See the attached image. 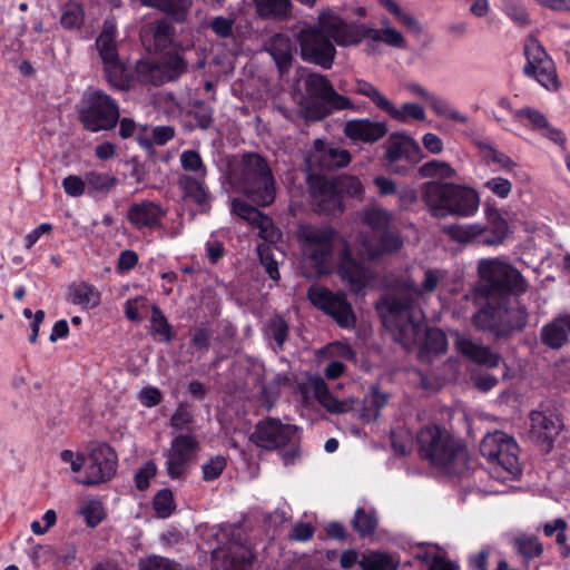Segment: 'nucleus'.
Instances as JSON below:
<instances>
[{"mask_svg":"<svg viewBox=\"0 0 570 570\" xmlns=\"http://www.w3.org/2000/svg\"><path fill=\"white\" fill-rule=\"evenodd\" d=\"M71 302L85 308H94L100 303L98 289L87 283L75 284L70 287Z\"/></svg>","mask_w":570,"mask_h":570,"instance_id":"nucleus-43","label":"nucleus"},{"mask_svg":"<svg viewBox=\"0 0 570 570\" xmlns=\"http://www.w3.org/2000/svg\"><path fill=\"white\" fill-rule=\"evenodd\" d=\"M307 297L315 307L332 316L341 327L348 328L355 325V315L344 294L333 293L322 286H311Z\"/></svg>","mask_w":570,"mask_h":570,"instance_id":"nucleus-16","label":"nucleus"},{"mask_svg":"<svg viewBox=\"0 0 570 570\" xmlns=\"http://www.w3.org/2000/svg\"><path fill=\"white\" fill-rule=\"evenodd\" d=\"M337 273L355 294H362L372 285L375 277L372 269L364 267L352 257L346 246L341 253Z\"/></svg>","mask_w":570,"mask_h":570,"instance_id":"nucleus-24","label":"nucleus"},{"mask_svg":"<svg viewBox=\"0 0 570 570\" xmlns=\"http://www.w3.org/2000/svg\"><path fill=\"white\" fill-rule=\"evenodd\" d=\"M303 257L311 263L317 274L328 272L337 233L330 226L302 224L296 232Z\"/></svg>","mask_w":570,"mask_h":570,"instance_id":"nucleus-11","label":"nucleus"},{"mask_svg":"<svg viewBox=\"0 0 570 570\" xmlns=\"http://www.w3.org/2000/svg\"><path fill=\"white\" fill-rule=\"evenodd\" d=\"M118 458L111 446L106 443H95L90 448L87 472L78 483L96 485L110 480L116 473Z\"/></svg>","mask_w":570,"mask_h":570,"instance_id":"nucleus-18","label":"nucleus"},{"mask_svg":"<svg viewBox=\"0 0 570 570\" xmlns=\"http://www.w3.org/2000/svg\"><path fill=\"white\" fill-rule=\"evenodd\" d=\"M240 186L244 194L259 206L275 199V180L267 161L257 154H246L240 163Z\"/></svg>","mask_w":570,"mask_h":570,"instance_id":"nucleus-10","label":"nucleus"},{"mask_svg":"<svg viewBox=\"0 0 570 570\" xmlns=\"http://www.w3.org/2000/svg\"><path fill=\"white\" fill-rule=\"evenodd\" d=\"M193 115L197 125L202 129H207L213 124V107L205 101H195L193 106Z\"/></svg>","mask_w":570,"mask_h":570,"instance_id":"nucleus-63","label":"nucleus"},{"mask_svg":"<svg viewBox=\"0 0 570 570\" xmlns=\"http://www.w3.org/2000/svg\"><path fill=\"white\" fill-rule=\"evenodd\" d=\"M421 198L434 218L471 217L480 206L475 189L458 184L428 181L421 187Z\"/></svg>","mask_w":570,"mask_h":570,"instance_id":"nucleus-4","label":"nucleus"},{"mask_svg":"<svg viewBox=\"0 0 570 570\" xmlns=\"http://www.w3.org/2000/svg\"><path fill=\"white\" fill-rule=\"evenodd\" d=\"M153 507L159 518H168L175 510L173 492L169 489L159 490L154 497Z\"/></svg>","mask_w":570,"mask_h":570,"instance_id":"nucleus-54","label":"nucleus"},{"mask_svg":"<svg viewBox=\"0 0 570 570\" xmlns=\"http://www.w3.org/2000/svg\"><path fill=\"white\" fill-rule=\"evenodd\" d=\"M366 42L368 53L377 51L379 43L392 48H404L405 38L389 21L382 28L347 20L332 9L318 13L314 24L304 27L297 33L299 55L306 62L316 65L325 70L331 69L340 48L357 47Z\"/></svg>","mask_w":570,"mask_h":570,"instance_id":"nucleus-1","label":"nucleus"},{"mask_svg":"<svg viewBox=\"0 0 570 570\" xmlns=\"http://www.w3.org/2000/svg\"><path fill=\"white\" fill-rule=\"evenodd\" d=\"M210 544L214 570H248L253 553L242 542V529L236 525H215L205 534Z\"/></svg>","mask_w":570,"mask_h":570,"instance_id":"nucleus-5","label":"nucleus"},{"mask_svg":"<svg viewBox=\"0 0 570 570\" xmlns=\"http://www.w3.org/2000/svg\"><path fill=\"white\" fill-rule=\"evenodd\" d=\"M392 214L380 207L365 208L361 220L370 232L362 237V246L367 257L374 259L397 252L403 240L392 227Z\"/></svg>","mask_w":570,"mask_h":570,"instance_id":"nucleus-7","label":"nucleus"},{"mask_svg":"<svg viewBox=\"0 0 570 570\" xmlns=\"http://www.w3.org/2000/svg\"><path fill=\"white\" fill-rule=\"evenodd\" d=\"M455 345L462 355L476 364L497 367L501 361L499 354L493 353L489 347L478 344L465 335H458Z\"/></svg>","mask_w":570,"mask_h":570,"instance_id":"nucleus-30","label":"nucleus"},{"mask_svg":"<svg viewBox=\"0 0 570 570\" xmlns=\"http://www.w3.org/2000/svg\"><path fill=\"white\" fill-rule=\"evenodd\" d=\"M307 95L320 101L328 112L331 109L344 110L353 108L352 101L335 91L330 80L321 73H308L304 79Z\"/></svg>","mask_w":570,"mask_h":570,"instance_id":"nucleus-21","label":"nucleus"},{"mask_svg":"<svg viewBox=\"0 0 570 570\" xmlns=\"http://www.w3.org/2000/svg\"><path fill=\"white\" fill-rule=\"evenodd\" d=\"M344 132L353 140L374 142L386 135L387 126L384 121H373L367 118L353 119L346 122Z\"/></svg>","mask_w":570,"mask_h":570,"instance_id":"nucleus-29","label":"nucleus"},{"mask_svg":"<svg viewBox=\"0 0 570 570\" xmlns=\"http://www.w3.org/2000/svg\"><path fill=\"white\" fill-rule=\"evenodd\" d=\"M307 183L313 204L320 213L328 215L342 213V197L331 180L320 174H308Z\"/></svg>","mask_w":570,"mask_h":570,"instance_id":"nucleus-22","label":"nucleus"},{"mask_svg":"<svg viewBox=\"0 0 570 570\" xmlns=\"http://www.w3.org/2000/svg\"><path fill=\"white\" fill-rule=\"evenodd\" d=\"M226 468V459L223 455H216L207 460L203 466V479L207 482L216 480Z\"/></svg>","mask_w":570,"mask_h":570,"instance_id":"nucleus-60","label":"nucleus"},{"mask_svg":"<svg viewBox=\"0 0 570 570\" xmlns=\"http://www.w3.org/2000/svg\"><path fill=\"white\" fill-rule=\"evenodd\" d=\"M141 4L158 9L176 22H185L193 6V0H140Z\"/></svg>","mask_w":570,"mask_h":570,"instance_id":"nucleus-35","label":"nucleus"},{"mask_svg":"<svg viewBox=\"0 0 570 570\" xmlns=\"http://www.w3.org/2000/svg\"><path fill=\"white\" fill-rule=\"evenodd\" d=\"M85 178L87 188L95 194H108L117 185L115 176L98 170L87 171Z\"/></svg>","mask_w":570,"mask_h":570,"instance_id":"nucleus-44","label":"nucleus"},{"mask_svg":"<svg viewBox=\"0 0 570 570\" xmlns=\"http://www.w3.org/2000/svg\"><path fill=\"white\" fill-rule=\"evenodd\" d=\"M353 92L366 97L377 109L389 115L392 101L373 83L357 79L353 86Z\"/></svg>","mask_w":570,"mask_h":570,"instance_id":"nucleus-40","label":"nucleus"},{"mask_svg":"<svg viewBox=\"0 0 570 570\" xmlns=\"http://www.w3.org/2000/svg\"><path fill=\"white\" fill-rule=\"evenodd\" d=\"M524 56L527 63L523 73L534 78L547 90L556 91L560 87L556 65L548 56L539 40L529 36L524 42Z\"/></svg>","mask_w":570,"mask_h":570,"instance_id":"nucleus-15","label":"nucleus"},{"mask_svg":"<svg viewBox=\"0 0 570 570\" xmlns=\"http://www.w3.org/2000/svg\"><path fill=\"white\" fill-rule=\"evenodd\" d=\"M562 426V421L557 413L551 411H532L530 414L529 435L533 442L549 452Z\"/></svg>","mask_w":570,"mask_h":570,"instance_id":"nucleus-23","label":"nucleus"},{"mask_svg":"<svg viewBox=\"0 0 570 570\" xmlns=\"http://www.w3.org/2000/svg\"><path fill=\"white\" fill-rule=\"evenodd\" d=\"M79 513L90 528L97 527L104 519V507L98 500H86L80 504Z\"/></svg>","mask_w":570,"mask_h":570,"instance_id":"nucleus-50","label":"nucleus"},{"mask_svg":"<svg viewBox=\"0 0 570 570\" xmlns=\"http://www.w3.org/2000/svg\"><path fill=\"white\" fill-rule=\"evenodd\" d=\"M422 320H424V317ZM401 345L406 350L421 345L420 358L430 361L432 355H439L446 351L448 341L445 334L441 330L424 328L423 321H421V336L417 342L411 346Z\"/></svg>","mask_w":570,"mask_h":570,"instance_id":"nucleus-31","label":"nucleus"},{"mask_svg":"<svg viewBox=\"0 0 570 570\" xmlns=\"http://www.w3.org/2000/svg\"><path fill=\"white\" fill-rule=\"evenodd\" d=\"M308 174L333 170L351 163V155L346 149L326 145L324 140L316 139L305 158Z\"/></svg>","mask_w":570,"mask_h":570,"instance_id":"nucleus-20","label":"nucleus"},{"mask_svg":"<svg viewBox=\"0 0 570 570\" xmlns=\"http://www.w3.org/2000/svg\"><path fill=\"white\" fill-rule=\"evenodd\" d=\"M510 543L525 564L531 560L539 558L543 552V547L539 539L531 534L520 533L513 537Z\"/></svg>","mask_w":570,"mask_h":570,"instance_id":"nucleus-37","label":"nucleus"},{"mask_svg":"<svg viewBox=\"0 0 570 570\" xmlns=\"http://www.w3.org/2000/svg\"><path fill=\"white\" fill-rule=\"evenodd\" d=\"M448 272L440 268H429L424 272L421 285L410 276H402L392 285L390 294L377 304L384 309L382 318L384 326L391 332L393 340L405 346H411L421 336L423 313L417 307L419 302L431 295L446 281Z\"/></svg>","mask_w":570,"mask_h":570,"instance_id":"nucleus-2","label":"nucleus"},{"mask_svg":"<svg viewBox=\"0 0 570 570\" xmlns=\"http://www.w3.org/2000/svg\"><path fill=\"white\" fill-rule=\"evenodd\" d=\"M266 334L274 340L275 348L282 350L288 336V325L282 317H274L267 324Z\"/></svg>","mask_w":570,"mask_h":570,"instance_id":"nucleus-55","label":"nucleus"},{"mask_svg":"<svg viewBox=\"0 0 570 570\" xmlns=\"http://www.w3.org/2000/svg\"><path fill=\"white\" fill-rule=\"evenodd\" d=\"M297 426L284 424L278 419L267 417L257 423L250 440L263 449L273 451L294 442Z\"/></svg>","mask_w":570,"mask_h":570,"instance_id":"nucleus-19","label":"nucleus"},{"mask_svg":"<svg viewBox=\"0 0 570 570\" xmlns=\"http://www.w3.org/2000/svg\"><path fill=\"white\" fill-rule=\"evenodd\" d=\"M257 14L264 19L281 20L291 13L289 0H254Z\"/></svg>","mask_w":570,"mask_h":570,"instance_id":"nucleus-42","label":"nucleus"},{"mask_svg":"<svg viewBox=\"0 0 570 570\" xmlns=\"http://www.w3.org/2000/svg\"><path fill=\"white\" fill-rule=\"evenodd\" d=\"M419 150V146L412 138L405 135H392L386 142V159L392 165L409 154Z\"/></svg>","mask_w":570,"mask_h":570,"instance_id":"nucleus-39","label":"nucleus"},{"mask_svg":"<svg viewBox=\"0 0 570 570\" xmlns=\"http://www.w3.org/2000/svg\"><path fill=\"white\" fill-rule=\"evenodd\" d=\"M428 101L430 104V107L436 115L443 116L459 124H468L469 117L460 112L459 110L452 108L445 99L432 95L431 97H429Z\"/></svg>","mask_w":570,"mask_h":570,"instance_id":"nucleus-48","label":"nucleus"},{"mask_svg":"<svg viewBox=\"0 0 570 570\" xmlns=\"http://www.w3.org/2000/svg\"><path fill=\"white\" fill-rule=\"evenodd\" d=\"M187 65L178 55H170L160 61L140 60L136 65L137 79L142 83L160 86L177 79L186 71Z\"/></svg>","mask_w":570,"mask_h":570,"instance_id":"nucleus-17","label":"nucleus"},{"mask_svg":"<svg viewBox=\"0 0 570 570\" xmlns=\"http://www.w3.org/2000/svg\"><path fill=\"white\" fill-rule=\"evenodd\" d=\"M419 174L423 178L450 179L456 176V170L446 161L433 159L424 163Z\"/></svg>","mask_w":570,"mask_h":570,"instance_id":"nucleus-45","label":"nucleus"},{"mask_svg":"<svg viewBox=\"0 0 570 570\" xmlns=\"http://www.w3.org/2000/svg\"><path fill=\"white\" fill-rule=\"evenodd\" d=\"M83 17V10L79 3L68 2L62 8L60 22L67 29H79Z\"/></svg>","mask_w":570,"mask_h":570,"instance_id":"nucleus-52","label":"nucleus"},{"mask_svg":"<svg viewBox=\"0 0 570 570\" xmlns=\"http://www.w3.org/2000/svg\"><path fill=\"white\" fill-rule=\"evenodd\" d=\"M472 323L478 330L491 332L497 337L509 336L527 325L528 311L519 302L510 304L504 299L498 304L489 302L474 313Z\"/></svg>","mask_w":570,"mask_h":570,"instance_id":"nucleus-8","label":"nucleus"},{"mask_svg":"<svg viewBox=\"0 0 570 570\" xmlns=\"http://www.w3.org/2000/svg\"><path fill=\"white\" fill-rule=\"evenodd\" d=\"M443 233L446 234L452 240L461 244H471L480 242L485 245H493L495 242L483 236L485 229L480 224H452L445 225L442 228Z\"/></svg>","mask_w":570,"mask_h":570,"instance_id":"nucleus-34","label":"nucleus"},{"mask_svg":"<svg viewBox=\"0 0 570 570\" xmlns=\"http://www.w3.org/2000/svg\"><path fill=\"white\" fill-rule=\"evenodd\" d=\"M157 474V465L154 461H147L135 474L136 488L140 491H145L149 487V482Z\"/></svg>","mask_w":570,"mask_h":570,"instance_id":"nucleus-64","label":"nucleus"},{"mask_svg":"<svg viewBox=\"0 0 570 570\" xmlns=\"http://www.w3.org/2000/svg\"><path fill=\"white\" fill-rule=\"evenodd\" d=\"M150 323L151 332L154 334L160 335L165 342H170L173 340L174 333L171 331V326L164 313L156 305H153L151 307Z\"/></svg>","mask_w":570,"mask_h":570,"instance_id":"nucleus-53","label":"nucleus"},{"mask_svg":"<svg viewBox=\"0 0 570 570\" xmlns=\"http://www.w3.org/2000/svg\"><path fill=\"white\" fill-rule=\"evenodd\" d=\"M233 212L252 226L258 228L259 236L268 243H275L281 237V232L275 227L273 220L249 204L235 199Z\"/></svg>","mask_w":570,"mask_h":570,"instance_id":"nucleus-26","label":"nucleus"},{"mask_svg":"<svg viewBox=\"0 0 570 570\" xmlns=\"http://www.w3.org/2000/svg\"><path fill=\"white\" fill-rule=\"evenodd\" d=\"M389 394L373 389L363 400V409L360 417L363 422H374L380 416V411L387 404Z\"/></svg>","mask_w":570,"mask_h":570,"instance_id":"nucleus-41","label":"nucleus"},{"mask_svg":"<svg viewBox=\"0 0 570 570\" xmlns=\"http://www.w3.org/2000/svg\"><path fill=\"white\" fill-rule=\"evenodd\" d=\"M361 568L363 570H395L396 566L393 559L385 553L382 552H368L363 554L362 559L358 561Z\"/></svg>","mask_w":570,"mask_h":570,"instance_id":"nucleus-47","label":"nucleus"},{"mask_svg":"<svg viewBox=\"0 0 570 570\" xmlns=\"http://www.w3.org/2000/svg\"><path fill=\"white\" fill-rule=\"evenodd\" d=\"M175 136V129L171 126H156L151 129V141L146 138H139L142 147L149 148L153 144L163 146Z\"/></svg>","mask_w":570,"mask_h":570,"instance_id":"nucleus-58","label":"nucleus"},{"mask_svg":"<svg viewBox=\"0 0 570 570\" xmlns=\"http://www.w3.org/2000/svg\"><path fill=\"white\" fill-rule=\"evenodd\" d=\"M306 389L313 393L317 402L330 413H347L354 407V399H336L321 376H311L306 383Z\"/></svg>","mask_w":570,"mask_h":570,"instance_id":"nucleus-28","label":"nucleus"},{"mask_svg":"<svg viewBox=\"0 0 570 570\" xmlns=\"http://www.w3.org/2000/svg\"><path fill=\"white\" fill-rule=\"evenodd\" d=\"M180 166L184 170L190 171L193 176H206V166L196 150H184L179 156Z\"/></svg>","mask_w":570,"mask_h":570,"instance_id":"nucleus-51","label":"nucleus"},{"mask_svg":"<svg viewBox=\"0 0 570 570\" xmlns=\"http://www.w3.org/2000/svg\"><path fill=\"white\" fill-rule=\"evenodd\" d=\"M117 36L115 18L106 19L96 38L94 49L110 86L119 90H128L131 86V76L119 57Z\"/></svg>","mask_w":570,"mask_h":570,"instance_id":"nucleus-9","label":"nucleus"},{"mask_svg":"<svg viewBox=\"0 0 570 570\" xmlns=\"http://www.w3.org/2000/svg\"><path fill=\"white\" fill-rule=\"evenodd\" d=\"M482 455L493 465L494 470L515 476L520 473L518 444L513 438L501 431L488 434L480 444Z\"/></svg>","mask_w":570,"mask_h":570,"instance_id":"nucleus-13","label":"nucleus"},{"mask_svg":"<svg viewBox=\"0 0 570 570\" xmlns=\"http://www.w3.org/2000/svg\"><path fill=\"white\" fill-rule=\"evenodd\" d=\"M193 422L194 414L185 404H179L170 417V426L177 431H188Z\"/></svg>","mask_w":570,"mask_h":570,"instance_id":"nucleus-62","label":"nucleus"},{"mask_svg":"<svg viewBox=\"0 0 570 570\" xmlns=\"http://www.w3.org/2000/svg\"><path fill=\"white\" fill-rule=\"evenodd\" d=\"M139 570H180L178 564L168 558L150 556L139 561Z\"/></svg>","mask_w":570,"mask_h":570,"instance_id":"nucleus-59","label":"nucleus"},{"mask_svg":"<svg viewBox=\"0 0 570 570\" xmlns=\"http://www.w3.org/2000/svg\"><path fill=\"white\" fill-rule=\"evenodd\" d=\"M267 50L283 72L289 66L293 58L289 37L283 33L274 35L268 41Z\"/></svg>","mask_w":570,"mask_h":570,"instance_id":"nucleus-36","label":"nucleus"},{"mask_svg":"<svg viewBox=\"0 0 570 570\" xmlns=\"http://www.w3.org/2000/svg\"><path fill=\"white\" fill-rule=\"evenodd\" d=\"M80 118L85 128L92 132L109 130L119 119V108L110 96L101 90H92L85 97Z\"/></svg>","mask_w":570,"mask_h":570,"instance_id":"nucleus-14","label":"nucleus"},{"mask_svg":"<svg viewBox=\"0 0 570 570\" xmlns=\"http://www.w3.org/2000/svg\"><path fill=\"white\" fill-rule=\"evenodd\" d=\"M206 176H193L183 174L178 178V187L186 200H190L199 207H205L210 200V194L205 184Z\"/></svg>","mask_w":570,"mask_h":570,"instance_id":"nucleus-33","label":"nucleus"},{"mask_svg":"<svg viewBox=\"0 0 570 570\" xmlns=\"http://www.w3.org/2000/svg\"><path fill=\"white\" fill-rule=\"evenodd\" d=\"M389 116L400 122H406L410 118L415 120H424L425 111L422 106L415 102H406L401 108L392 104Z\"/></svg>","mask_w":570,"mask_h":570,"instance_id":"nucleus-49","label":"nucleus"},{"mask_svg":"<svg viewBox=\"0 0 570 570\" xmlns=\"http://www.w3.org/2000/svg\"><path fill=\"white\" fill-rule=\"evenodd\" d=\"M570 337V314H562L542 326L540 338L546 346L561 348Z\"/></svg>","mask_w":570,"mask_h":570,"instance_id":"nucleus-32","label":"nucleus"},{"mask_svg":"<svg viewBox=\"0 0 570 570\" xmlns=\"http://www.w3.org/2000/svg\"><path fill=\"white\" fill-rule=\"evenodd\" d=\"M200 443L190 431L175 435L165 451V470L170 480H185L197 462Z\"/></svg>","mask_w":570,"mask_h":570,"instance_id":"nucleus-12","label":"nucleus"},{"mask_svg":"<svg viewBox=\"0 0 570 570\" xmlns=\"http://www.w3.org/2000/svg\"><path fill=\"white\" fill-rule=\"evenodd\" d=\"M513 118L552 142L564 147L567 141L564 132L553 127L540 110L532 107H523L513 111Z\"/></svg>","mask_w":570,"mask_h":570,"instance_id":"nucleus-25","label":"nucleus"},{"mask_svg":"<svg viewBox=\"0 0 570 570\" xmlns=\"http://www.w3.org/2000/svg\"><path fill=\"white\" fill-rule=\"evenodd\" d=\"M288 382V377L284 374H274L271 380L263 385L262 387V396L264 402L272 403L276 399L279 393V390L283 385Z\"/></svg>","mask_w":570,"mask_h":570,"instance_id":"nucleus-61","label":"nucleus"},{"mask_svg":"<svg viewBox=\"0 0 570 570\" xmlns=\"http://www.w3.org/2000/svg\"><path fill=\"white\" fill-rule=\"evenodd\" d=\"M261 264L264 266L266 274L273 279H279L278 263L274 258L269 245L261 244L257 247Z\"/></svg>","mask_w":570,"mask_h":570,"instance_id":"nucleus-57","label":"nucleus"},{"mask_svg":"<svg viewBox=\"0 0 570 570\" xmlns=\"http://www.w3.org/2000/svg\"><path fill=\"white\" fill-rule=\"evenodd\" d=\"M479 284L475 291L484 297L521 295L528 284L521 273L511 264L495 258H482L478 263Z\"/></svg>","mask_w":570,"mask_h":570,"instance_id":"nucleus-6","label":"nucleus"},{"mask_svg":"<svg viewBox=\"0 0 570 570\" xmlns=\"http://www.w3.org/2000/svg\"><path fill=\"white\" fill-rule=\"evenodd\" d=\"M351 523L361 537L371 535L377 527L376 512L358 508Z\"/></svg>","mask_w":570,"mask_h":570,"instance_id":"nucleus-46","label":"nucleus"},{"mask_svg":"<svg viewBox=\"0 0 570 570\" xmlns=\"http://www.w3.org/2000/svg\"><path fill=\"white\" fill-rule=\"evenodd\" d=\"M475 145L487 165L494 164L498 169L512 173L517 167V163L507 154L498 150L491 142L485 140L475 141Z\"/></svg>","mask_w":570,"mask_h":570,"instance_id":"nucleus-38","label":"nucleus"},{"mask_svg":"<svg viewBox=\"0 0 570 570\" xmlns=\"http://www.w3.org/2000/svg\"><path fill=\"white\" fill-rule=\"evenodd\" d=\"M153 36L157 49H166L173 41L174 29L166 20H159L153 26Z\"/></svg>","mask_w":570,"mask_h":570,"instance_id":"nucleus-56","label":"nucleus"},{"mask_svg":"<svg viewBox=\"0 0 570 570\" xmlns=\"http://www.w3.org/2000/svg\"><path fill=\"white\" fill-rule=\"evenodd\" d=\"M166 210L158 203L141 200L128 207L127 219L137 229H154L160 225Z\"/></svg>","mask_w":570,"mask_h":570,"instance_id":"nucleus-27","label":"nucleus"},{"mask_svg":"<svg viewBox=\"0 0 570 570\" xmlns=\"http://www.w3.org/2000/svg\"><path fill=\"white\" fill-rule=\"evenodd\" d=\"M416 442L421 459L448 473H461L468 468V450L463 442L446 429L429 424L423 426Z\"/></svg>","mask_w":570,"mask_h":570,"instance_id":"nucleus-3","label":"nucleus"}]
</instances>
